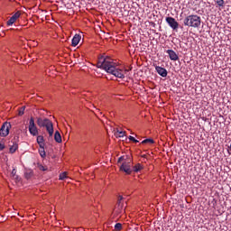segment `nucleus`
<instances>
[{
  "mask_svg": "<svg viewBox=\"0 0 231 231\" xmlns=\"http://www.w3.org/2000/svg\"><path fill=\"white\" fill-rule=\"evenodd\" d=\"M66 178H68V173L67 172H63L60 174V180H66Z\"/></svg>",
  "mask_w": 231,
  "mask_h": 231,
  "instance_id": "22",
  "label": "nucleus"
},
{
  "mask_svg": "<svg viewBox=\"0 0 231 231\" xmlns=\"http://www.w3.org/2000/svg\"><path fill=\"white\" fill-rule=\"evenodd\" d=\"M37 125L39 127H45L46 131L49 133V136H53V123L50 121L48 118H41L37 119Z\"/></svg>",
  "mask_w": 231,
  "mask_h": 231,
  "instance_id": "3",
  "label": "nucleus"
},
{
  "mask_svg": "<svg viewBox=\"0 0 231 231\" xmlns=\"http://www.w3.org/2000/svg\"><path fill=\"white\" fill-rule=\"evenodd\" d=\"M80 39H82V36H80L79 34H75L74 37L72 38L71 46H73L74 48L78 46L79 43L80 42Z\"/></svg>",
  "mask_w": 231,
  "mask_h": 231,
  "instance_id": "13",
  "label": "nucleus"
},
{
  "mask_svg": "<svg viewBox=\"0 0 231 231\" xmlns=\"http://www.w3.org/2000/svg\"><path fill=\"white\" fill-rule=\"evenodd\" d=\"M37 167H38L39 171H48V167H46V166H44V165H42L41 163H38Z\"/></svg>",
  "mask_w": 231,
  "mask_h": 231,
  "instance_id": "18",
  "label": "nucleus"
},
{
  "mask_svg": "<svg viewBox=\"0 0 231 231\" xmlns=\"http://www.w3.org/2000/svg\"><path fill=\"white\" fill-rule=\"evenodd\" d=\"M18 140H19V137H17V138L14 137V139L9 143L10 154H14V152H15V151H17V149H19V144L17 143Z\"/></svg>",
  "mask_w": 231,
  "mask_h": 231,
  "instance_id": "8",
  "label": "nucleus"
},
{
  "mask_svg": "<svg viewBox=\"0 0 231 231\" xmlns=\"http://www.w3.org/2000/svg\"><path fill=\"white\" fill-rule=\"evenodd\" d=\"M39 153L42 158H46V151L44 149H39Z\"/></svg>",
  "mask_w": 231,
  "mask_h": 231,
  "instance_id": "21",
  "label": "nucleus"
},
{
  "mask_svg": "<svg viewBox=\"0 0 231 231\" xmlns=\"http://www.w3.org/2000/svg\"><path fill=\"white\" fill-rule=\"evenodd\" d=\"M166 53L169 55V58L171 60H180V57L178 56V53H176V51H172V50H167Z\"/></svg>",
  "mask_w": 231,
  "mask_h": 231,
  "instance_id": "11",
  "label": "nucleus"
},
{
  "mask_svg": "<svg viewBox=\"0 0 231 231\" xmlns=\"http://www.w3.org/2000/svg\"><path fill=\"white\" fill-rule=\"evenodd\" d=\"M217 5L218 6H225V0H217Z\"/></svg>",
  "mask_w": 231,
  "mask_h": 231,
  "instance_id": "26",
  "label": "nucleus"
},
{
  "mask_svg": "<svg viewBox=\"0 0 231 231\" xmlns=\"http://www.w3.org/2000/svg\"><path fill=\"white\" fill-rule=\"evenodd\" d=\"M166 23L169 24L170 27H171L173 30H178V26H180V23L176 22V19L168 16L166 17Z\"/></svg>",
  "mask_w": 231,
  "mask_h": 231,
  "instance_id": "9",
  "label": "nucleus"
},
{
  "mask_svg": "<svg viewBox=\"0 0 231 231\" xmlns=\"http://www.w3.org/2000/svg\"><path fill=\"white\" fill-rule=\"evenodd\" d=\"M142 169H143L142 164L137 163L135 166L133 167L132 171H134V172H140V171H142Z\"/></svg>",
  "mask_w": 231,
  "mask_h": 231,
  "instance_id": "17",
  "label": "nucleus"
},
{
  "mask_svg": "<svg viewBox=\"0 0 231 231\" xmlns=\"http://www.w3.org/2000/svg\"><path fill=\"white\" fill-rule=\"evenodd\" d=\"M39 146H40V149H44V143H38Z\"/></svg>",
  "mask_w": 231,
  "mask_h": 231,
  "instance_id": "29",
  "label": "nucleus"
},
{
  "mask_svg": "<svg viewBox=\"0 0 231 231\" xmlns=\"http://www.w3.org/2000/svg\"><path fill=\"white\" fill-rule=\"evenodd\" d=\"M183 24L189 28H199L201 26V17L198 14H189L184 18Z\"/></svg>",
  "mask_w": 231,
  "mask_h": 231,
  "instance_id": "2",
  "label": "nucleus"
},
{
  "mask_svg": "<svg viewBox=\"0 0 231 231\" xmlns=\"http://www.w3.org/2000/svg\"><path fill=\"white\" fill-rule=\"evenodd\" d=\"M11 174H12L13 178H14L15 180H17V170L13 169Z\"/></svg>",
  "mask_w": 231,
  "mask_h": 231,
  "instance_id": "25",
  "label": "nucleus"
},
{
  "mask_svg": "<svg viewBox=\"0 0 231 231\" xmlns=\"http://www.w3.org/2000/svg\"><path fill=\"white\" fill-rule=\"evenodd\" d=\"M125 135V132L116 129L115 133V136H116V138H124Z\"/></svg>",
  "mask_w": 231,
  "mask_h": 231,
  "instance_id": "16",
  "label": "nucleus"
},
{
  "mask_svg": "<svg viewBox=\"0 0 231 231\" xmlns=\"http://www.w3.org/2000/svg\"><path fill=\"white\" fill-rule=\"evenodd\" d=\"M24 109H26V106H22L21 108H19L18 116H23V115H24Z\"/></svg>",
  "mask_w": 231,
  "mask_h": 231,
  "instance_id": "19",
  "label": "nucleus"
},
{
  "mask_svg": "<svg viewBox=\"0 0 231 231\" xmlns=\"http://www.w3.org/2000/svg\"><path fill=\"white\" fill-rule=\"evenodd\" d=\"M142 143H154L153 139H145L142 142Z\"/></svg>",
  "mask_w": 231,
  "mask_h": 231,
  "instance_id": "24",
  "label": "nucleus"
},
{
  "mask_svg": "<svg viewBox=\"0 0 231 231\" xmlns=\"http://www.w3.org/2000/svg\"><path fill=\"white\" fill-rule=\"evenodd\" d=\"M133 160L129 158L127 161H125L120 166V171L125 172V174H132L133 172Z\"/></svg>",
  "mask_w": 231,
  "mask_h": 231,
  "instance_id": "4",
  "label": "nucleus"
},
{
  "mask_svg": "<svg viewBox=\"0 0 231 231\" xmlns=\"http://www.w3.org/2000/svg\"><path fill=\"white\" fill-rule=\"evenodd\" d=\"M54 140L57 142V143H62V136H60V133L59 131H56L54 134Z\"/></svg>",
  "mask_w": 231,
  "mask_h": 231,
  "instance_id": "14",
  "label": "nucleus"
},
{
  "mask_svg": "<svg viewBox=\"0 0 231 231\" xmlns=\"http://www.w3.org/2000/svg\"><path fill=\"white\" fill-rule=\"evenodd\" d=\"M97 67L100 69H105L106 73H110L117 79H124L125 76L122 73V69H116V63H115L111 58L101 56L98 59Z\"/></svg>",
  "mask_w": 231,
  "mask_h": 231,
  "instance_id": "1",
  "label": "nucleus"
},
{
  "mask_svg": "<svg viewBox=\"0 0 231 231\" xmlns=\"http://www.w3.org/2000/svg\"><path fill=\"white\" fill-rule=\"evenodd\" d=\"M128 138H129V140H130L131 142H134V143H138V142H139V141L136 140L134 136H131V135H130Z\"/></svg>",
  "mask_w": 231,
  "mask_h": 231,
  "instance_id": "27",
  "label": "nucleus"
},
{
  "mask_svg": "<svg viewBox=\"0 0 231 231\" xmlns=\"http://www.w3.org/2000/svg\"><path fill=\"white\" fill-rule=\"evenodd\" d=\"M121 162H124V156H121V157L118 159V163H121Z\"/></svg>",
  "mask_w": 231,
  "mask_h": 231,
  "instance_id": "30",
  "label": "nucleus"
},
{
  "mask_svg": "<svg viewBox=\"0 0 231 231\" xmlns=\"http://www.w3.org/2000/svg\"><path fill=\"white\" fill-rule=\"evenodd\" d=\"M10 129H12V125L8 122L4 123L0 128V136L6 138V135L10 134Z\"/></svg>",
  "mask_w": 231,
  "mask_h": 231,
  "instance_id": "6",
  "label": "nucleus"
},
{
  "mask_svg": "<svg viewBox=\"0 0 231 231\" xmlns=\"http://www.w3.org/2000/svg\"><path fill=\"white\" fill-rule=\"evenodd\" d=\"M115 230H117V231L122 230V224L121 223H116L115 225Z\"/></svg>",
  "mask_w": 231,
  "mask_h": 231,
  "instance_id": "23",
  "label": "nucleus"
},
{
  "mask_svg": "<svg viewBox=\"0 0 231 231\" xmlns=\"http://www.w3.org/2000/svg\"><path fill=\"white\" fill-rule=\"evenodd\" d=\"M21 17V12H16L6 23L7 26H12L15 21H17Z\"/></svg>",
  "mask_w": 231,
  "mask_h": 231,
  "instance_id": "10",
  "label": "nucleus"
},
{
  "mask_svg": "<svg viewBox=\"0 0 231 231\" xmlns=\"http://www.w3.org/2000/svg\"><path fill=\"white\" fill-rule=\"evenodd\" d=\"M5 147V144L0 143V151H4Z\"/></svg>",
  "mask_w": 231,
  "mask_h": 231,
  "instance_id": "28",
  "label": "nucleus"
},
{
  "mask_svg": "<svg viewBox=\"0 0 231 231\" xmlns=\"http://www.w3.org/2000/svg\"><path fill=\"white\" fill-rule=\"evenodd\" d=\"M29 133L32 136H37V134H39V130L37 129V126H35V120H33V117H31L29 120Z\"/></svg>",
  "mask_w": 231,
  "mask_h": 231,
  "instance_id": "7",
  "label": "nucleus"
},
{
  "mask_svg": "<svg viewBox=\"0 0 231 231\" xmlns=\"http://www.w3.org/2000/svg\"><path fill=\"white\" fill-rule=\"evenodd\" d=\"M155 70L158 73V75H160L161 77L165 78L168 75L167 69L163 67L156 66Z\"/></svg>",
  "mask_w": 231,
  "mask_h": 231,
  "instance_id": "12",
  "label": "nucleus"
},
{
  "mask_svg": "<svg viewBox=\"0 0 231 231\" xmlns=\"http://www.w3.org/2000/svg\"><path fill=\"white\" fill-rule=\"evenodd\" d=\"M32 177H33V171L29 170V171H26L24 172V178H25L26 180H30V179L32 178Z\"/></svg>",
  "mask_w": 231,
  "mask_h": 231,
  "instance_id": "15",
  "label": "nucleus"
},
{
  "mask_svg": "<svg viewBox=\"0 0 231 231\" xmlns=\"http://www.w3.org/2000/svg\"><path fill=\"white\" fill-rule=\"evenodd\" d=\"M114 210L116 214H122V212L125 210V208L124 207V197L122 195H119Z\"/></svg>",
  "mask_w": 231,
  "mask_h": 231,
  "instance_id": "5",
  "label": "nucleus"
},
{
  "mask_svg": "<svg viewBox=\"0 0 231 231\" xmlns=\"http://www.w3.org/2000/svg\"><path fill=\"white\" fill-rule=\"evenodd\" d=\"M44 143V136L39 135L37 137V143Z\"/></svg>",
  "mask_w": 231,
  "mask_h": 231,
  "instance_id": "20",
  "label": "nucleus"
}]
</instances>
